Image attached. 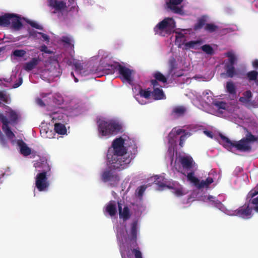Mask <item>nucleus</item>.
Returning a JSON list of instances; mask_svg holds the SVG:
<instances>
[{"label":"nucleus","mask_w":258,"mask_h":258,"mask_svg":"<svg viewBox=\"0 0 258 258\" xmlns=\"http://www.w3.org/2000/svg\"><path fill=\"white\" fill-rule=\"evenodd\" d=\"M137 147L135 141L127 135L123 134L116 138L109 148L107 154L108 169L102 174V179L114 185L119 180L115 172L126 168L131 162L133 156L130 153V149L135 150Z\"/></svg>","instance_id":"f257e3e1"},{"label":"nucleus","mask_w":258,"mask_h":258,"mask_svg":"<svg viewBox=\"0 0 258 258\" xmlns=\"http://www.w3.org/2000/svg\"><path fill=\"white\" fill-rule=\"evenodd\" d=\"M182 133H184V134L180 137V145L181 147L183 141L185 140L186 136L189 137L191 134L185 132L184 130L177 127L174 128L170 133L168 136L169 147L167 158L170 160L171 165L173 168L183 174H187V180L190 183L198 188L207 187L209 185L214 182L213 178L209 176L205 180L200 181L192 172L193 170H197V165L191 156L184 154L179 155L176 154V157L174 159L173 155L174 147L176 145V136Z\"/></svg>","instance_id":"f03ea898"},{"label":"nucleus","mask_w":258,"mask_h":258,"mask_svg":"<svg viewBox=\"0 0 258 258\" xmlns=\"http://www.w3.org/2000/svg\"><path fill=\"white\" fill-rule=\"evenodd\" d=\"M188 95L195 105L199 108L203 107L211 114L224 117H235L234 112L237 109L223 102H214L212 93L210 90L203 93L202 100H201V96L196 92H191Z\"/></svg>","instance_id":"7ed1b4c3"},{"label":"nucleus","mask_w":258,"mask_h":258,"mask_svg":"<svg viewBox=\"0 0 258 258\" xmlns=\"http://www.w3.org/2000/svg\"><path fill=\"white\" fill-rule=\"evenodd\" d=\"M138 223L133 222L130 229L124 230L123 227L116 228L117 238L122 258H142L141 252L137 245L136 238L138 232Z\"/></svg>","instance_id":"20e7f679"},{"label":"nucleus","mask_w":258,"mask_h":258,"mask_svg":"<svg viewBox=\"0 0 258 258\" xmlns=\"http://www.w3.org/2000/svg\"><path fill=\"white\" fill-rule=\"evenodd\" d=\"M5 109L6 116L0 113V120L3 123V130L4 132L13 144H17L19 147L20 152L24 156L29 155L31 153L30 149L22 141H15L14 140L15 135L8 127L9 124H13L17 120L19 117V114L7 106H5Z\"/></svg>","instance_id":"39448f33"},{"label":"nucleus","mask_w":258,"mask_h":258,"mask_svg":"<svg viewBox=\"0 0 258 258\" xmlns=\"http://www.w3.org/2000/svg\"><path fill=\"white\" fill-rule=\"evenodd\" d=\"M195 198L199 201L209 203L210 205L218 208L220 210L229 216H236L243 219H249L252 215V209L248 204H245L235 211L228 210L220 202L215 200V198L211 196H202L198 193Z\"/></svg>","instance_id":"423d86ee"},{"label":"nucleus","mask_w":258,"mask_h":258,"mask_svg":"<svg viewBox=\"0 0 258 258\" xmlns=\"http://www.w3.org/2000/svg\"><path fill=\"white\" fill-rule=\"evenodd\" d=\"M257 140V138L251 134H248L246 138L239 142H232L228 138L220 135L219 142L226 149L231 152H234L236 149L246 151L251 149V144Z\"/></svg>","instance_id":"0eeeda50"},{"label":"nucleus","mask_w":258,"mask_h":258,"mask_svg":"<svg viewBox=\"0 0 258 258\" xmlns=\"http://www.w3.org/2000/svg\"><path fill=\"white\" fill-rule=\"evenodd\" d=\"M97 124L98 135L100 138H108L116 134L122 128L119 121L113 119H100Z\"/></svg>","instance_id":"6e6552de"},{"label":"nucleus","mask_w":258,"mask_h":258,"mask_svg":"<svg viewBox=\"0 0 258 258\" xmlns=\"http://www.w3.org/2000/svg\"><path fill=\"white\" fill-rule=\"evenodd\" d=\"M34 164L35 168L40 172L36 176L35 184L39 191H46L49 185L46 172L50 170V167L46 159L43 158Z\"/></svg>","instance_id":"1a4fd4ad"},{"label":"nucleus","mask_w":258,"mask_h":258,"mask_svg":"<svg viewBox=\"0 0 258 258\" xmlns=\"http://www.w3.org/2000/svg\"><path fill=\"white\" fill-rule=\"evenodd\" d=\"M151 180L159 186V190H163L165 188L171 189L172 192L176 197H180L185 195L188 191L178 183L173 181H167L164 176L155 175L151 177Z\"/></svg>","instance_id":"9d476101"},{"label":"nucleus","mask_w":258,"mask_h":258,"mask_svg":"<svg viewBox=\"0 0 258 258\" xmlns=\"http://www.w3.org/2000/svg\"><path fill=\"white\" fill-rule=\"evenodd\" d=\"M75 0H48V5L50 8L52 13L58 14L66 12L68 8L71 6V8L76 7Z\"/></svg>","instance_id":"9b49d317"},{"label":"nucleus","mask_w":258,"mask_h":258,"mask_svg":"<svg viewBox=\"0 0 258 258\" xmlns=\"http://www.w3.org/2000/svg\"><path fill=\"white\" fill-rule=\"evenodd\" d=\"M175 22L172 18H166L159 22L154 28L155 34L162 36H167L173 32Z\"/></svg>","instance_id":"f8f14e48"},{"label":"nucleus","mask_w":258,"mask_h":258,"mask_svg":"<svg viewBox=\"0 0 258 258\" xmlns=\"http://www.w3.org/2000/svg\"><path fill=\"white\" fill-rule=\"evenodd\" d=\"M8 25L14 30H18L22 26V19L14 14H6L0 16V26Z\"/></svg>","instance_id":"ddd939ff"},{"label":"nucleus","mask_w":258,"mask_h":258,"mask_svg":"<svg viewBox=\"0 0 258 258\" xmlns=\"http://www.w3.org/2000/svg\"><path fill=\"white\" fill-rule=\"evenodd\" d=\"M154 77L155 80L151 81V84L153 86L154 91L152 92V95L156 100H160L165 98V95L162 89L158 87L157 81L162 83L166 82V78L159 72H155L154 74Z\"/></svg>","instance_id":"4468645a"},{"label":"nucleus","mask_w":258,"mask_h":258,"mask_svg":"<svg viewBox=\"0 0 258 258\" xmlns=\"http://www.w3.org/2000/svg\"><path fill=\"white\" fill-rule=\"evenodd\" d=\"M59 75L58 63L56 60H53L46 62L45 69L42 72L41 76L43 79L51 80V78L58 77Z\"/></svg>","instance_id":"2eb2a0df"},{"label":"nucleus","mask_w":258,"mask_h":258,"mask_svg":"<svg viewBox=\"0 0 258 258\" xmlns=\"http://www.w3.org/2000/svg\"><path fill=\"white\" fill-rule=\"evenodd\" d=\"M135 93L138 92V94H135V97L138 102L141 104H145L148 101H147L151 96V91L148 89H142L135 87L133 89Z\"/></svg>","instance_id":"dca6fc26"},{"label":"nucleus","mask_w":258,"mask_h":258,"mask_svg":"<svg viewBox=\"0 0 258 258\" xmlns=\"http://www.w3.org/2000/svg\"><path fill=\"white\" fill-rule=\"evenodd\" d=\"M239 100L241 103L247 107H258V103H257L254 100H252V92L250 90L244 91Z\"/></svg>","instance_id":"f3484780"},{"label":"nucleus","mask_w":258,"mask_h":258,"mask_svg":"<svg viewBox=\"0 0 258 258\" xmlns=\"http://www.w3.org/2000/svg\"><path fill=\"white\" fill-rule=\"evenodd\" d=\"M123 82H126L131 84L133 81V72L128 68L118 66V69Z\"/></svg>","instance_id":"a211bd4d"},{"label":"nucleus","mask_w":258,"mask_h":258,"mask_svg":"<svg viewBox=\"0 0 258 258\" xmlns=\"http://www.w3.org/2000/svg\"><path fill=\"white\" fill-rule=\"evenodd\" d=\"M226 56L228 58L229 65L226 67L227 75L228 76L232 77L234 76V68L232 65L236 60V57L234 53L231 51L226 53Z\"/></svg>","instance_id":"6ab92c4d"},{"label":"nucleus","mask_w":258,"mask_h":258,"mask_svg":"<svg viewBox=\"0 0 258 258\" xmlns=\"http://www.w3.org/2000/svg\"><path fill=\"white\" fill-rule=\"evenodd\" d=\"M183 0H166L167 7L175 13L181 14L182 10L178 7Z\"/></svg>","instance_id":"aec40b11"},{"label":"nucleus","mask_w":258,"mask_h":258,"mask_svg":"<svg viewBox=\"0 0 258 258\" xmlns=\"http://www.w3.org/2000/svg\"><path fill=\"white\" fill-rule=\"evenodd\" d=\"M185 31V30H183L181 31L175 32V44L177 45L178 47L181 48L182 49H183L184 45L186 42L184 33Z\"/></svg>","instance_id":"412c9836"},{"label":"nucleus","mask_w":258,"mask_h":258,"mask_svg":"<svg viewBox=\"0 0 258 258\" xmlns=\"http://www.w3.org/2000/svg\"><path fill=\"white\" fill-rule=\"evenodd\" d=\"M118 207L120 218L123 220H126L130 216L127 207L120 203H118Z\"/></svg>","instance_id":"4be33fe9"},{"label":"nucleus","mask_w":258,"mask_h":258,"mask_svg":"<svg viewBox=\"0 0 258 258\" xmlns=\"http://www.w3.org/2000/svg\"><path fill=\"white\" fill-rule=\"evenodd\" d=\"M104 213H107L110 216H114L116 213L115 202L111 201L108 203L104 208Z\"/></svg>","instance_id":"5701e85b"},{"label":"nucleus","mask_w":258,"mask_h":258,"mask_svg":"<svg viewBox=\"0 0 258 258\" xmlns=\"http://www.w3.org/2000/svg\"><path fill=\"white\" fill-rule=\"evenodd\" d=\"M201 44L202 41L200 40L190 41L185 43L183 49H198Z\"/></svg>","instance_id":"b1692460"},{"label":"nucleus","mask_w":258,"mask_h":258,"mask_svg":"<svg viewBox=\"0 0 258 258\" xmlns=\"http://www.w3.org/2000/svg\"><path fill=\"white\" fill-rule=\"evenodd\" d=\"M29 34L30 36L33 37L42 39L45 41H48L49 40L48 36L47 35L41 32H38L33 29L30 30Z\"/></svg>","instance_id":"393cba45"},{"label":"nucleus","mask_w":258,"mask_h":258,"mask_svg":"<svg viewBox=\"0 0 258 258\" xmlns=\"http://www.w3.org/2000/svg\"><path fill=\"white\" fill-rule=\"evenodd\" d=\"M39 59L36 58H33L30 61L26 63L23 68L27 71H30L33 70L37 65Z\"/></svg>","instance_id":"a878e982"},{"label":"nucleus","mask_w":258,"mask_h":258,"mask_svg":"<svg viewBox=\"0 0 258 258\" xmlns=\"http://www.w3.org/2000/svg\"><path fill=\"white\" fill-rule=\"evenodd\" d=\"M11 99L9 94L6 92L0 91V104H9L10 103Z\"/></svg>","instance_id":"bb28decb"},{"label":"nucleus","mask_w":258,"mask_h":258,"mask_svg":"<svg viewBox=\"0 0 258 258\" xmlns=\"http://www.w3.org/2000/svg\"><path fill=\"white\" fill-rule=\"evenodd\" d=\"M54 130L58 134L65 135L67 134V129L66 126L61 123H55L54 125Z\"/></svg>","instance_id":"cd10ccee"},{"label":"nucleus","mask_w":258,"mask_h":258,"mask_svg":"<svg viewBox=\"0 0 258 258\" xmlns=\"http://www.w3.org/2000/svg\"><path fill=\"white\" fill-rule=\"evenodd\" d=\"M226 91L231 94H235L236 92V87L232 82H228L226 85Z\"/></svg>","instance_id":"c85d7f7f"},{"label":"nucleus","mask_w":258,"mask_h":258,"mask_svg":"<svg viewBox=\"0 0 258 258\" xmlns=\"http://www.w3.org/2000/svg\"><path fill=\"white\" fill-rule=\"evenodd\" d=\"M186 111V109L183 106H177L174 108L173 114L175 116H179L183 114Z\"/></svg>","instance_id":"c756f323"},{"label":"nucleus","mask_w":258,"mask_h":258,"mask_svg":"<svg viewBox=\"0 0 258 258\" xmlns=\"http://www.w3.org/2000/svg\"><path fill=\"white\" fill-rule=\"evenodd\" d=\"M41 136L44 138H53V132L51 131H46L45 128H42L40 130Z\"/></svg>","instance_id":"7c9ffc66"},{"label":"nucleus","mask_w":258,"mask_h":258,"mask_svg":"<svg viewBox=\"0 0 258 258\" xmlns=\"http://www.w3.org/2000/svg\"><path fill=\"white\" fill-rule=\"evenodd\" d=\"M20 70V67L17 66L16 67L15 69L12 72V75L11 77V78L7 80V82L11 83L12 82L15 81L16 77V75L19 73Z\"/></svg>","instance_id":"2f4dec72"},{"label":"nucleus","mask_w":258,"mask_h":258,"mask_svg":"<svg viewBox=\"0 0 258 258\" xmlns=\"http://www.w3.org/2000/svg\"><path fill=\"white\" fill-rule=\"evenodd\" d=\"M26 53V51L23 49H16L13 52L12 56L16 57H23Z\"/></svg>","instance_id":"473e14b6"},{"label":"nucleus","mask_w":258,"mask_h":258,"mask_svg":"<svg viewBox=\"0 0 258 258\" xmlns=\"http://www.w3.org/2000/svg\"><path fill=\"white\" fill-rule=\"evenodd\" d=\"M202 49L208 54H212L213 53V49L209 45H204L201 47Z\"/></svg>","instance_id":"72a5a7b5"},{"label":"nucleus","mask_w":258,"mask_h":258,"mask_svg":"<svg viewBox=\"0 0 258 258\" xmlns=\"http://www.w3.org/2000/svg\"><path fill=\"white\" fill-rule=\"evenodd\" d=\"M50 117L52 118L53 120H55L56 119L59 120H61L63 117V115L61 113H59L58 112H53L52 114H50Z\"/></svg>","instance_id":"f704fd0d"},{"label":"nucleus","mask_w":258,"mask_h":258,"mask_svg":"<svg viewBox=\"0 0 258 258\" xmlns=\"http://www.w3.org/2000/svg\"><path fill=\"white\" fill-rule=\"evenodd\" d=\"M62 41L66 44L69 45L71 47H73V44H72L73 40L71 37L69 36H63L62 38Z\"/></svg>","instance_id":"c9c22d12"},{"label":"nucleus","mask_w":258,"mask_h":258,"mask_svg":"<svg viewBox=\"0 0 258 258\" xmlns=\"http://www.w3.org/2000/svg\"><path fill=\"white\" fill-rule=\"evenodd\" d=\"M257 76V73L256 71H252L247 74V77L249 80H255Z\"/></svg>","instance_id":"e433bc0d"},{"label":"nucleus","mask_w":258,"mask_h":258,"mask_svg":"<svg viewBox=\"0 0 258 258\" xmlns=\"http://www.w3.org/2000/svg\"><path fill=\"white\" fill-rule=\"evenodd\" d=\"M146 187L144 185L140 186L136 190V194L139 197H142Z\"/></svg>","instance_id":"4c0bfd02"},{"label":"nucleus","mask_w":258,"mask_h":258,"mask_svg":"<svg viewBox=\"0 0 258 258\" xmlns=\"http://www.w3.org/2000/svg\"><path fill=\"white\" fill-rule=\"evenodd\" d=\"M251 202L253 206L254 210L258 213V196L253 198Z\"/></svg>","instance_id":"58836bf2"},{"label":"nucleus","mask_w":258,"mask_h":258,"mask_svg":"<svg viewBox=\"0 0 258 258\" xmlns=\"http://www.w3.org/2000/svg\"><path fill=\"white\" fill-rule=\"evenodd\" d=\"M207 17L203 16L200 20H199L198 24L196 26V29L200 28L203 25H204L206 21Z\"/></svg>","instance_id":"ea45409f"},{"label":"nucleus","mask_w":258,"mask_h":258,"mask_svg":"<svg viewBox=\"0 0 258 258\" xmlns=\"http://www.w3.org/2000/svg\"><path fill=\"white\" fill-rule=\"evenodd\" d=\"M29 23L34 28H36L38 30L42 29V26L36 22L31 21L29 22Z\"/></svg>","instance_id":"a19ab883"},{"label":"nucleus","mask_w":258,"mask_h":258,"mask_svg":"<svg viewBox=\"0 0 258 258\" xmlns=\"http://www.w3.org/2000/svg\"><path fill=\"white\" fill-rule=\"evenodd\" d=\"M194 78L196 80H197L199 81H208L211 79V78H207L205 77H203L201 75H198L194 77Z\"/></svg>","instance_id":"79ce46f5"},{"label":"nucleus","mask_w":258,"mask_h":258,"mask_svg":"<svg viewBox=\"0 0 258 258\" xmlns=\"http://www.w3.org/2000/svg\"><path fill=\"white\" fill-rule=\"evenodd\" d=\"M73 64L75 67V70L77 72H79L82 68V65L80 62H78L77 61H75V60H73Z\"/></svg>","instance_id":"37998d69"},{"label":"nucleus","mask_w":258,"mask_h":258,"mask_svg":"<svg viewBox=\"0 0 258 258\" xmlns=\"http://www.w3.org/2000/svg\"><path fill=\"white\" fill-rule=\"evenodd\" d=\"M205 29L210 32H212L216 30V27L213 24H209L206 25Z\"/></svg>","instance_id":"c03bdc74"},{"label":"nucleus","mask_w":258,"mask_h":258,"mask_svg":"<svg viewBox=\"0 0 258 258\" xmlns=\"http://www.w3.org/2000/svg\"><path fill=\"white\" fill-rule=\"evenodd\" d=\"M257 195H258V185L255 188L251 190L248 194L249 196L251 197H253Z\"/></svg>","instance_id":"a18cd8bd"},{"label":"nucleus","mask_w":258,"mask_h":258,"mask_svg":"<svg viewBox=\"0 0 258 258\" xmlns=\"http://www.w3.org/2000/svg\"><path fill=\"white\" fill-rule=\"evenodd\" d=\"M22 77H19L18 82L14 84L12 86V88H16L19 87L22 84Z\"/></svg>","instance_id":"49530a36"},{"label":"nucleus","mask_w":258,"mask_h":258,"mask_svg":"<svg viewBox=\"0 0 258 258\" xmlns=\"http://www.w3.org/2000/svg\"><path fill=\"white\" fill-rule=\"evenodd\" d=\"M40 50L41 51L44 52L45 53H50L51 51L48 50L47 48L45 46H42L40 48Z\"/></svg>","instance_id":"de8ad7c7"},{"label":"nucleus","mask_w":258,"mask_h":258,"mask_svg":"<svg viewBox=\"0 0 258 258\" xmlns=\"http://www.w3.org/2000/svg\"><path fill=\"white\" fill-rule=\"evenodd\" d=\"M175 60L174 59H172L170 61L169 64H170V71H172L174 67L175 64Z\"/></svg>","instance_id":"09e8293b"},{"label":"nucleus","mask_w":258,"mask_h":258,"mask_svg":"<svg viewBox=\"0 0 258 258\" xmlns=\"http://www.w3.org/2000/svg\"><path fill=\"white\" fill-rule=\"evenodd\" d=\"M204 134L208 137L213 138L212 133L210 131H205L204 132Z\"/></svg>","instance_id":"8fccbe9b"},{"label":"nucleus","mask_w":258,"mask_h":258,"mask_svg":"<svg viewBox=\"0 0 258 258\" xmlns=\"http://www.w3.org/2000/svg\"><path fill=\"white\" fill-rule=\"evenodd\" d=\"M252 66L255 69H258V60L255 59L252 61Z\"/></svg>","instance_id":"3c124183"},{"label":"nucleus","mask_w":258,"mask_h":258,"mask_svg":"<svg viewBox=\"0 0 258 258\" xmlns=\"http://www.w3.org/2000/svg\"><path fill=\"white\" fill-rule=\"evenodd\" d=\"M37 102L40 106H43V101L41 99H37Z\"/></svg>","instance_id":"603ef678"},{"label":"nucleus","mask_w":258,"mask_h":258,"mask_svg":"<svg viewBox=\"0 0 258 258\" xmlns=\"http://www.w3.org/2000/svg\"><path fill=\"white\" fill-rule=\"evenodd\" d=\"M0 142L3 144H5V142L3 139V138L2 137V134H1V132H0Z\"/></svg>","instance_id":"864d4df0"},{"label":"nucleus","mask_w":258,"mask_h":258,"mask_svg":"<svg viewBox=\"0 0 258 258\" xmlns=\"http://www.w3.org/2000/svg\"><path fill=\"white\" fill-rule=\"evenodd\" d=\"M200 126L195 127L194 128L192 129V132H196L200 130Z\"/></svg>","instance_id":"5fc2aeb1"},{"label":"nucleus","mask_w":258,"mask_h":258,"mask_svg":"<svg viewBox=\"0 0 258 258\" xmlns=\"http://www.w3.org/2000/svg\"><path fill=\"white\" fill-rule=\"evenodd\" d=\"M74 78H75V81L76 82H77L78 81V80L77 79V78H75V77H74Z\"/></svg>","instance_id":"6e6d98bb"},{"label":"nucleus","mask_w":258,"mask_h":258,"mask_svg":"<svg viewBox=\"0 0 258 258\" xmlns=\"http://www.w3.org/2000/svg\"><path fill=\"white\" fill-rule=\"evenodd\" d=\"M235 121H236L237 123H240V122L238 121H236V120Z\"/></svg>","instance_id":"4d7b16f0"},{"label":"nucleus","mask_w":258,"mask_h":258,"mask_svg":"<svg viewBox=\"0 0 258 258\" xmlns=\"http://www.w3.org/2000/svg\"><path fill=\"white\" fill-rule=\"evenodd\" d=\"M71 75H72V76H73V77H74V73H71Z\"/></svg>","instance_id":"13d9d810"},{"label":"nucleus","mask_w":258,"mask_h":258,"mask_svg":"<svg viewBox=\"0 0 258 258\" xmlns=\"http://www.w3.org/2000/svg\"><path fill=\"white\" fill-rule=\"evenodd\" d=\"M111 68H113V67L114 68V66H111Z\"/></svg>","instance_id":"bf43d9fd"},{"label":"nucleus","mask_w":258,"mask_h":258,"mask_svg":"<svg viewBox=\"0 0 258 258\" xmlns=\"http://www.w3.org/2000/svg\"><path fill=\"white\" fill-rule=\"evenodd\" d=\"M6 87H9V85H6Z\"/></svg>","instance_id":"052dcab7"},{"label":"nucleus","mask_w":258,"mask_h":258,"mask_svg":"<svg viewBox=\"0 0 258 258\" xmlns=\"http://www.w3.org/2000/svg\"><path fill=\"white\" fill-rule=\"evenodd\" d=\"M256 83H257V85H258V82L257 81H256Z\"/></svg>","instance_id":"680f3d73"},{"label":"nucleus","mask_w":258,"mask_h":258,"mask_svg":"<svg viewBox=\"0 0 258 258\" xmlns=\"http://www.w3.org/2000/svg\"><path fill=\"white\" fill-rule=\"evenodd\" d=\"M59 99H60V101L61 100V97H59ZM59 101V100H58Z\"/></svg>","instance_id":"e2e57ef3"}]
</instances>
